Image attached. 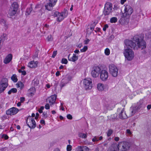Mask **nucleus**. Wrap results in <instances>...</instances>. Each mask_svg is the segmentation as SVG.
Masks as SVG:
<instances>
[{
    "label": "nucleus",
    "mask_w": 151,
    "mask_h": 151,
    "mask_svg": "<svg viewBox=\"0 0 151 151\" xmlns=\"http://www.w3.org/2000/svg\"><path fill=\"white\" fill-rule=\"evenodd\" d=\"M134 40L135 42L132 41L127 40L125 41V44L127 48L129 47L134 48L137 45L139 48L142 50L146 47V43L144 40V37L141 35H136L133 37Z\"/></svg>",
    "instance_id": "f257e3e1"
},
{
    "label": "nucleus",
    "mask_w": 151,
    "mask_h": 151,
    "mask_svg": "<svg viewBox=\"0 0 151 151\" xmlns=\"http://www.w3.org/2000/svg\"><path fill=\"white\" fill-rule=\"evenodd\" d=\"M123 53L125 58L129 61L132 60L134 56V52L130 48L125 49Z\"/></svg>",
    "instance_id": "f03ea898"
},
{
    "label": "nucleus",
    "mask_w": 151,
    "mask_h": 151,
    "mask_svg": "<svg viewBox=\"0 0 151 151\" xmlns=\"http://www.w3.org/2000/svg\"><path fill=\"white\" fill-rule=\"evenodd\" d=\"M119 148V150H120L122 151H126L128 150L130 147L129 143L127 142H121L117 144Z\"/></svg>",
    "instance_id": "7ed1b4c3"
},
{
    "label": "nucleus",
    "mask_w": 151,
    "mask_h": 151,
    "mask_svg": "<svg viewBox=\"0 0 151 151\" xmlns=\"http://www.w3.org/2000/svg\"><path fill=\"white\" fill-rule=\"evenodd\" d=\"M112 5L110 3H107L105 4L103 13L105 15H109L112 12Z\"/></svg>",
    "instance_id": "20e7f679"
},
{
    "label": "nucleus",
    "mask_w": 151,
    "mask_h": 151,
    "mask_svg": "<svg viewBox=\"0 0 151 151\" xmlns=\"http://www.w3.org/2000/svg\"><path fill=\"white\" fill-rule=\"evenodd\" d=\"M110 73L113 76L116 77L118 73V69L114 65L111 64L109 66Z\"/></svg>",
    "instance_id": "39448f33"
},
{
    "label": "nucleus",
    "mask_w": 151,
    "mask_h": 151,
    "mask_svg": "<svg viewBox=\"0 0 151 151\" xmlns=\"http://www.w3.org/2000/svg\"><path fill=\"white\" fill-rule=\"evenodd\" d=\"M124 6V12L122 14H123L124 16L129 17L133 12V9L129 5H125Z\"/></svg>",
    "instance_id": "423d86ee"
},
{
    "label": "nucleus",
    "mask_w": 151,
    "mask_h": 151,
    "mask_svg": "<svg viewBox=\"0 0 151 151\" xmlns=\"http://www.w3.org/2000/svg\"><path fill=\"white\" fill-rule=\"evenodd\" d=\"M8 79L6 78H3L0 82V93L3 92L8 85Z\"/></svg>",
    "instance_id": "0eeeda50"
},
{
    "label": "nucleus",
    "mask_w": 151,
    "mask_h": 151,
    "mask_svg": "<svg viewBox=\"0 0 151 151\" xmlns=\"http://www.w3.org/2000/svg\"><path fill=\"white\" fill-rule=\"evenodd\" d=\"M72 78V76L69 74H67L64 76L60 83L61 87L62 88L68 83L70 81H71Z\"/></svg>",
    "instance_id": "6e6552de"
},
{
    "label": "nucleus",
    "mask_w": 151,
    "mask_h": 151,
    "mask_svg": "<svg viewBox=\"0 0 151 151\" xmlns=\"http://www.w3.org/2000/svg\"><path fill=\"white\" fill-rule=\"evenodd\" d=\"M26 121L27 126L30 129H34L36 127V122L33 118L30 116L27 119Z\"/></svg>",
    "instance_id": "1a4fd4ad"
},
{
    "label": "nucleus",
    "mask_w": 151,
    "mask_h": 151,
    "mask_svg": "<svg viewBox=\"0 0 151 151\" xmlns=\"http://www.w3.org/2000/svg\"><path fill=\"white\" fill-rule=\"evenodd\" d=\"M84 86L86 89H91L92 87V80L90 78H87L83 80Z\"/></svg>",
    "instance_id": "9d476101"
},
{
    "label": "nucleus",
    "mask_w": 151,
    "mask_h": 151,
    "mask_svg": "<svg viewBox=\"0 0 151 151\" xmlns=\"http://www.w3.org/2000/svg\"><path fill=\"white\" fill-rule=\"evenodd\" d=\"M101 69L99 67H95L93 68V69L91 72L92 76L94 78L98 76L101 72Z\"/></svg>",
    "instance_id": "9b49d317"
},
{
    "label": "nucleus",
    "mask_w": 151,
    "mask_h": 151,
    "mask_svg": "<svg viewBox=\"0 0 151 151\" xmlns=\"http://www.w3.org/2000/svg\"><path fill=\"white\" fill-rule=\"evenodd\" d=\"M101 79L103 81H106L108 77V73L107 71L105 70H102L100 73Z\"/></svg>",
    "instance_id": "f8f14e48"
},
{
    "label": "nucleus",
    "mask_w": 151,
    "mask_h": 151,
    "mask_svg": "<svg viewBox=\"0 0 151 151\" xmlns=\"http://www.w3.org/2000/svg\"><path fill=\"white\" fill-rule=\"evenodd\" d=\"M19 111V110L15 107H12L6 111V114L7 115H14L16 114Z\"/></svg>",
    "instance_id": "ddd939ff"
},
{
    "label": "nucleus",
    "mask_w": 151,
    "mask_h": 151,
    "mask_svg": "<svg viewBox=\"0 0 151 151\" xmlns=\"http://www.w3.org/2000/svg\"><path fill=\"white\" fill-rule=\"evenodd\" d=\"M56 97L57 96L55 94L51 96L46 99V101L49 103L50 106H51L55 103Z\"/></svg>",
    "instance_id": "4468645a"
},
{
    "label": "nucleus",
    "mask_w": 151,
    "mask_h": 151,
    "mask_svg": "<svg viewBox=\"0 0 151 151\" xmlns=\"http://www.w3.org/2000/svg\"><path fill=\"white\" fill-rule=\"evenodd\" d=\"M118 112L121 111L119 114V117L122 119H124L128 117L126 115L125 112H124V109L123 108L121 110L120 109H119L117 110Z\"/></svg>",
    "instance_id": "2eb2a0df"
},
{
    "label": "nucleus",
    "mask_w": 151,
    "mask_h": 151,
    "mask_svg": "<svg viewBox=\"0 0 151 151\" xmlns=\"http://www.w3.org/2000/svg\"><path fill=\"white\" fill-rule=\"evenodd\" d=\"M54 16L55 17H58L57 21L59 22L61 21L65 17L63 14L58 12H55L54 13Z\"/></svg>",
    "instance_id": "dca6fc26"
},
{
    "label": "nucleus",
    "mask_w": 151,
    "mask_h": 151,
    "mask_svg": "<svg viewBox=\"0 0 151 151\" xmlns=\"http://www.w3.org/2000/svg\"><path fill=\"white\" fill-rule=\"evenodd\" d=\"M129 17L127 16H124L123 14H122L121 18L119 20V23L121 24H123L128 23L129 21Z\"/></svg>",
    "instance_id": "f3484780"
},
{
    "label": "nucleus",
    "mask_w": 151,
    "mask_h": 151,
    "mask_svg": "<svg viewBox=\"0 0 151 151\" xmlns=\"http://www.w3.org/2000/svg\"><path fill=\"white\" fill-rule=\"evenodd\" d=\"M37 61H35L34 60H33L29 63L28 66V67L31 68H35L37 67Z\"/></svg>",
    "instance_id": "a211bd4d"
},
{
    "label": "nucleus",
    "mask_w": 151,
    "mask_h": 151,
    "mask_svg": "<svg viewBox=\"0 0 151 151\" xmlns=\"http://www.w3.org/2000/svg\"><path fill=\"white\" fill-rule=\"evenodd\" d=\"M12 54H8L4 60V63L6 64L9 63L12 60Z\"/></svg>",
    "instance_id": "6ab92c4d"
},
{
    "label": "nucleus",
    "mask_w": 151,
    "mask_h": 151,
    "mask_svg": "<svg viewBox=\"0 0 151 151\" xmlns=\"http://www.w3.org/2000/svg\"><path fill=\"white\" fill-rule=\"evenodd\" d=\"M107 151H119V148L117 144H113L108 149Z\"/></svg>",
    "instance_id": "aec40b11"
},
{
    "label": "nucleus",
    "mask_w": 151,
    "mask_h": 151,
    "mask_svg": "<svg viewBox=\"0 0 151 151\" xmlns=\"http://www.w3.org/2000/svg\"><path fill=\"white\" fill-rule=\"evenodd\" d=\"M78 151H89V149L86 146H79L78 147Z\"/></svg>",
    "instance_id": "412c9836"
},
{
    "label": "nucleus",
    "mask_w": 151,
    "mask_h": 151,
    "mask_svg": "<svg viewBox=\"0 0 151 151\" xmlns=\"http://www.w3.org/2000/svg\"><path fill=\"white\" fill-rule=\"evenodd\" d=\"M70 54H69L68 57V58L69 60L73 62H75L78 59V56H76V54H73V56L70 58Z\"/></svg>",
    "instance_id": "4be33fe9"
},
{
    "label": "nucleus",
    "mask_w": 151,
    "mask_h": 151,
    "mask_svg": "<svg viewBox=\"0 0 151 151\" xmlns=\"http://www.w3.org/2000/svg\"><path fill=\"white\" fill-rule=\"evenodd\" d=\"M140 107L139 106H136L134 107H133L132 108H131V109L132 111H131V114L130 116H132L134 115L137 111L139 109H140Z\"/></svg>",
    "instance_id": "5701e85b"
},
{
    "label": "nucleus",
    "mask_w": 151,
    "mask_h": 151,
    "mask_svg": "<svg viewBox=\"0 0 151 151\" xmlns=\"http://www.w3.org/2000/svg\"><path fill=\"white\" fill-rule=\"evenodd\" d=\"M17 12V11L12 9V8H10L8 12V14L10 16H12L16 14Z\"/></svg>",
    "instance_id": "b1692460"
},
{
    "label": "nucleus",
    "mask_w": 151,
    "mask_h": 151,
    "mask_svg": "<svg viewBox=\"0 0 151 151\" xmlns=\"http://www.w3.org/2000/svg\"><path fill=\"white\" fill-rule=\"evenodd\" d=\"M45 6L46 9L48 11H50L52 9V7L54 6H52V5L51 3L48 2L47 4L45 5Z\"/></svg>",
    "instance_id": "393cba45"
},
{
    "label": "nucleus",
    "mask_w": 151,
    "mask_h": 151,
    "mask_svg": "<svg viewBox=\"0 0 151 151\" xmlns=\"http://www.w3.org/2000/svg\"><path fill=\"white\" fill-rule=\"evenodd\" d=\"M10 8L17 11L18 8V5L17 3L16 2H14L12 4Z\"/></svg>",
    "instance_id": "a878e982"
},
{
    "label": "nucleus",
    "mask_w": 151,
    "mask_h": 151,
    "mask_svg": "<svg viewBox=\"0 0 151 151\" xmlns=\"http://www.w3.org/2000/svg\"><path fill=\"white\" fill-rule=\"evenodd\" d=\"M16 86L17 88H19L20 89H22L24 87V84L21 81L18 82L16 84Z\"/></svg>",
    "instance_id": "bb28decb"
},
{
    "label": "nucleus",
    "mask_w": 151,
    "mask_h": 151,
    "mask_svg": "<svg viewBox=\"0 0 151 151\" xmlns=\"http://www.w3.org/2000/svg\"><path fill=\"white\" fill-rule=\"evenodd\" d=\"M103 137L102 136H100L99 137L97 136L94 137L92 139V141L93 142L98 141L99 140H100L102 139Z\"/></svg>",
    "instance_id": "cd10ccee"
},
{
    "label": "nucleus",
    "mask_w": 151,
    "mask_h": 151,
    "mask_svg": "<svg viewBox=\"0 0 151 151\" xmlns=\"http://www.w3.org/2000/svg\"><path fill=\"white\" fill-rule=\"evenodd\" d=\"M97 89L99 91H102L104 89V85L101 83H98L97 84Z\"/></svg>",
    "instance_id": "c85d7f7f"
},
{
    "label": "nucleus",
    "mask_w": 151,
    "mask_h": 151,
    "mask_svg": "<svg viewBox=\"0 0 151 151\" xmlns=\"http://www.w3.org/2000/svg\"><path fill=\"white\" fill-rule=\"evenodd\" d=\"M78 137L82 138H86L87 137L86 134H84L82 133H79L78 134Z\"/></svg>",
    "instance_id": "c756f323"
},
{
    "label": "nucleus",
    "mask_w": 151,
    "mask_h": 151,
    "mask_svg": "<svg viewBox=\"0 0 151 151\" xmlns=\"http://www.w3.org/2000/svg\"><path fill=\"white\" fill-rule=\"evenodd\" d=\"M32 7H30L29 8L27 9L26 11V15H29L32 11Z\"/></svg>",
    "instance_id": "7c9ffc66"
},
{
    "label": "nucleus",
    "mask_w": 151,
    "mask_h": 151,
    "mask_svg": "<svg viewBox=\"0 0 151 151\" xmlns=\"http://www.w3.org/2000/svg\"><path fill=\"white\" fill-rule=\"evenodd\" d=\"M11 79L14 82H17L18 80L16 74H13L11 77Z\"/></svg>",
    "instance_id": "2f4dec72"
},
{
    "label": "nucleus",
    "mask_w": 151,
    "mask_h": 151,
    "mask_svg": "<svg viewBox=\"0 0 151 151\" xmlns=\"http://www.w3.org/2000/svg\"><path fill=\"white\" fill-rule=\"evenodd\" d=\"M17 91V90L16 88H12L8 92V94H10L12 93H16Z\"/></svg>",
    "instance_id": "473e14b6"
},
{
    "label": "nucleus",
    "mask_w": 151,
    "mask_h": 151,
    "mask_svg": "<svg viewBox=\"0 0 151 151\" xmlns=\"http://www.w3.org/2000/svg\"><path fill=\"white\" fill-rule=\"evenodd\" d=\"M117 19L116 17H113L110 19V22L111 23H114L117 22Z\"/></svg>",
    "instance_id": "72a5a7b5"
},
{
    "label": "nucleus",
    "mask_w": 151,
    "mask_h": 151,
    "mask_svg": "<svg viewBox=\"0 0 151 151\" xmlns=\"http://www.w3.org/2000/svg\"><path fill=\"white\" fill-rule=\"evenodd\" d=\"M4 37H5L4 35L1 36L0 37V46H1V47L2 46L4 40Z\"/></svg>",
    "instance_id": "f704fd0d"
},
{
    "label": "nucleus",
    "mask_w": 151,
    "mask_h": 151,
    "mask_svg": "<svg viewBox=\"0 0 151 151\" xmlns=\"http://www.w3.org/2000/svg\"><path fill=\"white\" fill-rule=\"evenodd\" d=\"M57 1V0H49L48 2L51 3L52 6H54L55 5Z\"/></svg>",
    "instance_id": "c9c22d12"
},
{
    "label": "nucleus",
    "mask_w": 151,
    "mask_h": 151,
    "mask_svg": "<svg viewBox=\"0 0 151 151\" xmlns=\"http://www.w3.org/2000/svg\"><path fill=\"white\" fill-rule=\"evenodd\" d=\"M63 14L65 17H66L68 15V12L67 10L64 9L63 12L61 13Z\"/></svg>",
    "instance_id": "e433bc0d"
},
{
    "label": "nucleus",
    "mask_w": 151,
    "mask_h": 151,
    "mask_svg": "<svg viewBox=\"0 0 151 151\" xmlns=\"http://www.w3.org/2000/svg\"><path fill=\"white\" fill-rule=\"evenodd\" d=\"M113 132V130L111 129H109L107 132V135L108 137L110 136Z\"/></svg>",
    "instance_id": "4c0bfd02"
},
{
    "label": "nucleus",
    "mask_w": 151,
    "mask_h": 151,
    "mask_svg": "<svg viewBox=\"0 0 151 151\" xmlns=\"http://www.w3.org/2000/svg\"><path fill=\"white\" fill-rule=\"evenodd\" d=\"M105 53L106 55H108L110 54V52L109 49L108 48H106L105 50Z\"/></svg>",
    "instance_id": "58836bf2"
},
{
    "label": "nucleus",
    "mask_w": 151,
    "mask_h": 151,
    "mask_svg": "<svg viewBox=\"0 0 151 151\" xmlns=\"http://www.w3.org/2000/svg\"><path fill=\"white\" fill-rule=\"evenodd\" d=\"M88 49V47L87 46H84L83 48L81 50V52H86Z\"/></svg>",
    "instance_id": "ea45409f"
},
{
    "label": "nucleus",
    "mask_w": 151,
    "mask_h": 151,
    "mask_svg": "<svg viewBox=\"0 0 151 151\" xmlns=\"http://www.w3.org/2000/svg\"><path fill=\"white\" fill-rule=\"evenodd\" d=\"M61 63H62L67 64L68 63L67 60L65 58H63L62 60Z\"/></svg>",
    "instance_id": "a19ab883"
},
{
    "label": "nucleus",
    "mask_w": 151,
    "mask_h": 151,
    "mask_svg": "<svg viewBox=\"0 0 151 151\" xmlns=\"http://www.w3.org/2000/svg\"><path fill=\"white\" fill-rule=\"evenodd\" d=\"M1 137L2 138H4L5 139H7L9 138L8 136L6 134H2L1 136Z\"/></svg>",
    "instance_id": "79ce46f5"
},
{
    "label": "nucleus",
    "mask_w": 151,
    "mask_h": 151,
    "mask_svg": "<svg viewBox=\"0 0 151 151\" xmlns=\"http://www.w3.org/2000/svg\"><path fill=\"white\" fill-rule=\"evenodd\" d=\"M47 40L48 41H52V36L51 35L48 36L47 37Z\"/></svg>",
    "instance_id": "37998d69"
},
{
    "label": "nucleus",
    "mask_w": 151,
    "mask_h": 151,
    "mask_svg": "<svg viewBox=\"0 0 151 151\" xmlns=\"http://www.w3.org/2000/svg\"><path fill=\"white\" fill-rule=\"evenodd\" d=\"M72 150V146L70 145L67 146V151H71Z\"/></svg>",
    "instance_id": "c03bdc74"
},
{
    "label": "nucleus",
    "mask_w": 151,
    "mask_h": 151,
    "mask_svg": "<svg viewBox=\"0 0 151 151\" xmlns=\"http://www.w3.org/2000/svg\"><path fill=\"white\" fill-rule=\"evenodd\" d=\"M50 104L48 103L45 105V109H50Z\"/></svg>",
    "instance_id": "a18cd8bd"
},
{
    "label": "nucleus",
    "mask_w": 151,
    "mask_h": 151,
    "mask_svg": "<svg viewBox=\"0 0 151 151\" xmlns=\"http://www.w3.org/2000/svg\"><path fill=\"white\" fill-rule=\"evenodd\" d=\"M108 27V25L107 24H105L103 28V30L105 31L107 28Z\"/></svg>",
    "instance_id": "49530a36"
},
{
    "label": "nucleus",
    "mask_w": 151,
    "mask_h": 151,
    "mask_svg": "<svg viewBox=\"0 0 151 151\" xmlns=\"http://www.w3.org/2000/svg\"><path fill=\"white\" fill-rule=\"evenodd\" d=\"M57 52V51H54L53 52V53L52 55V57L53 58H54L56 55Z\"/></svg>",
    "instance_id": "de8ad7c7"
},
{
    "label": "nucleus",
    "mask_w": 151,
    "mask_h": 151,
    "mask_svg": "<svg viewBox=\"0 0 151 151\" xmlns=\"http://www.w3.org/2000/svg\"><path fill=\"white\" fill-rule=\"evenodd\" d=\"M44 109V107L43 106H41L39 110L38 111L40 113H41L42 112V110Z\"/></svg>",
    "instance_id": "09e8293b"
},
{
    "label": "nucleus",
    "mask_w": 151,
    "mask_h": 151,
    "mask_svg": "<svg viewBox=\"0 0 151 151\" xmlns=\"http://www.w3.org/2000/svg\"><path fill=\"white\" fill-rule=\"evenodd\" d=\"M67 117L69 119H72V115L70 114H68L67 116Z\"/></svg>",
    "instance_id": "8fccbe9b"
},
{
    "label": "nucleus",
    "mask_w": 151,
    "mask_h": 151,
    "mask_svg": "<svg viewBox=\"0 0 151 151\" xmlns=\"http://www.w3.org/2000/svg\"><path fill=\"white\" fill-rule=\"evenodd\" d=\"M42 115H43V117L45 118H46L47 117V114L46 112H43L42 114Z\"/></svg>",
    "instance_id": "3c124183"
},
{
    "label": "nucleus",
    "mask_w": 151,
    "mask_h": 151,
    "mask_svg": "<svg viewBox=\"0 0 151 151\" xmlns=\"http://www.w3.org/2000/svg\"><path fill=\"white\" fill-rule=\"evenodd\" d=\"M95 108L96 109V110H99L100 108V104H99L98 103L97 105L96 106V105L95 106Z\"/></svg>",
    "instance_id": "603ef678"
},
{
    "label": "nucleus",
    "mask_w": 151,
    "mask_h": 151,
    "mask_svg": "<svg viewBox=\"0 0 151 151\" xmlns=\"http://www.w3.org/2000/svg\"><path fill=\"white\" fill-rule=\"evenodd\" d=\"M0 22L2 24H3L4 23H5V22H6V21L3 19H0Z\"/></svg>",
    "instance_id": "864d4df0"
},
{
    "label": "nucleus",
    "mask_w": 151,
    "mask_h": 151,
    "mask_svg": "<svg viewBox=\"0 0 151 151\" xmlns=\"http://www.w3.org/2000/svg\"><path fill=\"white\" fill-rule=\"evenodd\" d=\"M95 26H94V25L92 24H91V26H90V29L91 30H93Z\"/></svg>",
    "instance_id": "5fc2aeb1"
},
{
    "label": "nucleus",
    "mask_w": 151,
    "mask_h": 151,
    "mask_svg": "<svg viewBox=\"0 0 151 151\" xmlns=\"http://www.w3.org/2000/svg\"><path fill=\"white\" fill-rule=\"evenodd\" d=\"M25 100V98L24 97H21L20 98V102L22 103Z\"/></svg>",
    "instance_id": "6e6d98bb"
},
{
    "label": "nucleus",
    "mask_w": 151,
    "mask_h": 151,
    "mask_svg": "<svg viewBox=\"0 0 151 151\" xmlns=\"http://www.w3.org/2000/svg\"><path fill=\"white\" fill-rule=\"evenodd\" d=\"M90 40L88 39H86V40H85L84 41L85 44H87L89 42Z\"/></svg>",
    "instance_id": "4d7b16f0"
},
{
    "label": "nucleus",
    "mask_w": 151,
    "mask_h": 151,
    "mask_svg": "<svg viewBox=\"0 0 151 151\" xmlns=\"http://www.w3.org/2000/svg\"><path fill=\"white\" fill-rule=\"evenodd\" d=\"M127 0H120L121 3L122 4H123L124 2L126 1Z\"/></svg>",
    "instance_id": "13d9d810"
},
{
    "label": "nucleus",
    "mask_w": 151,
    "mask_h": 151,
    "mask_svg": "<svg viewBox=\"0 0 151 151\" xmlns=\"http://www.w3.org/2000/svg\"><path fill=\"white\" fill-rule=\"evenodd\" d=\"M22 75L23 76H25L26 74V72L25 70H23L22 73Z\"/></svg>",
    "instance_id": "bf43d9fd"
},
{
    "label": "nucleus",
    "mask_w": 151,
    "mask_h": 151,
    "mask_svg": "<svg viewBox=\"0 0 151 151\" xmlns=\"http://www.w3.org/2000/svg\"><path fill=\"white\" fill-rule=\"evenodd\" d=\"M7 118L6 116H3L1 117V119L2 120L6 119Z\"/></svg>",
    "instance_id": "052dcab7"
},
{
    "label": "nucleus",
    "mask_w": 151,
    "mask_h": 151,
    "mask_svg": "<svg viewBox=\"0 0 151 151\" xmlns=\"http://www.w3.org/2000/svg\"><path fill=\"white\" fill-rule=\"evenodd\" d=\"M127 132L129 134H131V132L130 130L129 129H127L126 130Z\"/></svg>",
    "instance_id": "680f3d73"
},
{
    "label": "nucleus",
    "mask_w": 151,
    "mask_h": 151,
    "mask_svg": "<svg viewBox=\"0 0 151 151\" xmlns=\"http://www.w3.org/2000/svg\"><path fill=\"white\" fill-rule=\"evenodd\" d=\"M119 138L118 137H116L114 138V140L116 141H118L119 140Z\"/></svg>",
    "instance_id": "e2e57ef3"
},
{
    "label": "nucleus",
    "mask_w": 151,
    "mask_h": 151,
    "mask_svg": "<svg viewBox=\"0 0 151 151\" xmlns=\"http://www.w3.org/2000/svg\"><path fill=\"white\" fill-rule=\"evenodd\" d=\"M5 127V126L3 125H0V129H3Z\"/></svg>",
    "instance_id": "0e129e2a"
},
{
    "label": "nucleus",
    "mask_w": 151,
    "mask_h": 151,
    "mask_svg": "<svg viewBox=\"0 0 151 151\" xmlns=\"http://www.w3.org/2000/svg\"><path fill=\"white\" fill-rule=\"evenodd\" d=\"M60 75V72L59 71H57L56 73V75L57 76H59Z\"/></svg>",
    "instance_id": "69168bd1"
},
{
    "label": "nucleus",
    "mask_w": 151,
    "mask_h": 151,
    "mask_svg": "<svg viewBox=\"0 0 151 151\" xmlns=\"http://www.w3.org/2000/svg\"><path fill=\"white\" fill-rule=\"evenodd\" d=\"M74 52L75 53L78 54V53H79V50H78V49H77V50H75L74 51Z\"/></svg>",
    "instance_id": "338daca9"
},
{
    "label": "nucleus",
    "mask_w": 151,
    "mask_h": 151,
    "mask_svg": "<svg viewBox=\"0 0 151 151\" xmlns=\"http://www.w3.org/2000/svg\"><path fill=\"white\" fill-rule=\"evenodd\" d=\"M147 109L148 110H150L151 108V105H148L147 106Z\"/></svg>",
    "instance_id": "774afa93"
}]
</instances>
